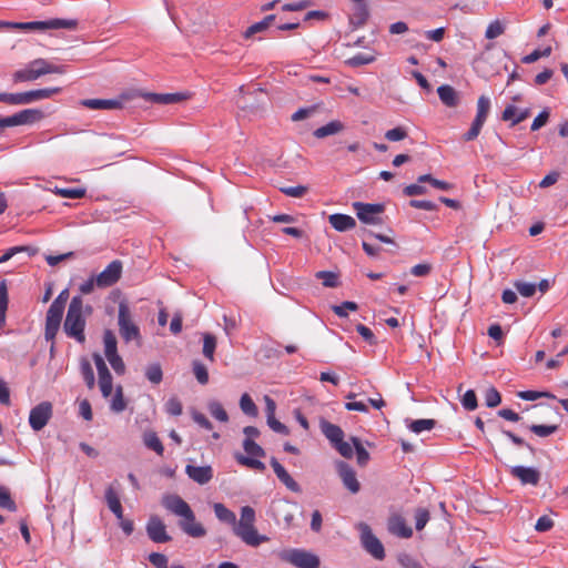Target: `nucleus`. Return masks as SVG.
Instances as JSON below:
<instances>
[{"mask_svg":"<svg viewBox=\"0 0 568 568\" xmlns=\"http://www.w3.org/2000/svg\"><path fill=\"white\" fill-rule=\"evenodd\" d=\"M161 504L171 514L181 518L179 526L184 534L193 538L205 536V528L201 523L196 521L195 514L190 505L179 495L166 494L162 497Z\"/></svg>","mask_w":568,"mask_h":568,"instance_id":"f257e3e1","label":"nucleus"},{"mask_svg":"<svg viewBox=\"0 0 568 568\" xmlns=\"http://www.w3.org/2000/svg\"><path fill=\"white\" fill-rule=\"evenodd\" d=\"M91 313L92 306L84 305L81 296H73L69 304L67 316L63 323L65 335L80 344H84L87 317L91 315Z\"/></svg>","mask_w":568,"mask_h":568,"instance_id":"f03ea898","label":"nucleus"},{"mask_svg":"<svg viewBox=\"0 0 568 568\" xmlns=\"http://www.w3.org/2000/svg\"><path fill=\"white\" fill-rule=\"evenodd\" d=\"M255 521V510L251 506H243L241 508L240 519H235V524L233 525L234 535L250 547H258L261 544L270 540L266 535H262L257 531Z\"/></svg>","mask_w":568,"mask_h":568,"instance_id":"7ed1b4c3","label":"nucleus"},{"mask_svg":"<svg viewBox=\"0 0 568 568\" xmlns=\"http://www.w3.org/2000/svg\"><path fill=\"white\" fill-rule=\"evenodd\" d=\"M67 72V65L55 64L45 59H36L31 61L24 69L18 70L13 73L14 82H29L39 79L42 75L57 73L63 74Z\"/></svg>","mask_w":568,"mask_h":568,"instance_id":"20e7f679","label":"nucleus"},{"mask_svg":"<svg viewBox=\"0 0 568 568\" xmlns=\"http://www.w3.org/2000/svg\"><path fill=\"white\" fill-rule=\"evenodd\" d=\"M119 332L125 343L135 342L141 344V333L139 326L133 322L130 308L125 302L119 304L118 313Z\"/></svg>","mask_w":568,"mask_h":568,"instance_id":"39448f33","label":"nucleus"},{"mask_svg":"<svg viewBox=\"0 0 568 568\" xmlns=\"http://www.w3.org/2000/svg\"><path fill=\"white\" fill-rule=\"evenodd\" d=\"M243 448L247 456L243 454H236L235 459L240 465L246 466L252 469H256L263 471L265 469L264 463L258 460L257 458H262L265 456V450L256 444L254 440L244 439Z\"/></svg>","mask_w":568,"mask_h":568,"instance_id":"423d86ee","label":"nucleus"},{"mask_svg":"<svg viewBox=\"0 0 568 568\" xmlns=\"http://www.w3.org/2000/svg\"><path fill=\"white\" fill-rule=\"evenodd\" d=\"M77 27V20L73 19H50L45 21L13 22V29L24 31H45L50 29H68L72 30Z\"/></svg>","mask_w":568,"mask_h":568,"instance_id":"0eeeda50","label":"nucleus"},{"mask_svg":"<svg viewBox=\"0 0 568 568\" xmlns=\"http://www.w3.org/2000/svg\"><path fill=\"white\" fill-rule=\"evenodd\" d=\"M361 532V541L364 549L375 559L382 560L385 557V549L381 540L373 534L371 527L365 523L357 526Z\"/></svg>","mask_w":568,"mask_h":568,"instance_id":"6e6552de","label":"nucleus"},{"mask_svg":"<svg viewBox=\"0 0 568 568\" xmlns=\"http://www.w3.org/2000/svg\"><path fill=\"white\" fill-rule=\"evenodd\" d=\"M353 207L361 222L373 225L382 223L381 214L385 210L384 204L354 202Z\"/></svg>","mask_w":568,"mask_h":568,"instance_id":"1a4fd4ad","label":"nucleus"},{"mask_svg":"<svg viewBox=\"0 0 568 568\" xmlns=\"http://www.w3.org/2000/svg\"><path fill=\"white\" fill-rule=\"evenodd\" d=\"M53 414V406L50 402H41L36 405L29 414V424L34 432L43 429Z\"/></svg>","mask_w":568,"mask_h":568,"instance_id":"9d476101","label":"nucleus"},{"mask_svg":"<svg viewBox=\"0 0 568 568\" xmlns=\"http://www.w3.org/2000/svg\"><path fill=\"white\" fill-rule=\"evenodd\" d=\"M284 559L298 568L320 567V558L316 555L301 549L288 550L285 554Z\"/></svg>","mask_w":568,"mask_h":568,"instance_id":"9b49d317","label":"nucleus"},{"mask_svg":"<svg viewBox=\"0 0 568 568\" xmlns=\"http://www.w3.org/2000/svg\"><path fill=\"white\" fill-rule=\"evenodd\" d=\"M148 537L156 544L169 542L172 538L166 531L164 521L156 515L150 516L145 526Z\"/></svg>","mask_w":568,"mask_h":568,"instance_id":"f8f14e48","label":"nucleus"},{"mask_svg":"<svg viewBox=\"0 0 568 568\" xmlns=\"http://www.w3.org/2000/svg\"><path fill=\"white\" fill-rule=\"evenodd\" d=\"M122 274V263L112 261L101 273L95 275L97 287H109L115 284Z\"/></svg>","mask_w":568,"mask_h":568,"instance_id":"ddd939ff","label":"nucleus"},{"mask_svg":"<svg viewBox=\"0 0 568 568\" xmlns=\"http://www.w3.org/2000/svg\"><path fill=\"white\" fill-rule=\"evenodd\" d=\"M131 98L130 94H122L118 99H87L81 104L91 110H118L123 106V102Z\"/></svg>","mask_w":568,"mask_h":568,"instance_id":"4468645a","label":"nucleus"},{"mask_svg":"<svg viewBox=\"0 0 568 568\" xmlns=\"http://www.w3.org/2000/svg\"><path fill=\"white\" fill-rule=\"evenodd\" d=\"M43 118V112L38 109H26L13 115L7 116V124L10 126L33 124Z\"/></svg>","mask_w":568,"mask_h":568,"instance_id":"2eb2a0df","label":"nucleus"},{"mask_svg":"<svg viewBox=\"0 0 568 568\" xmlns=\"http://www.w3.org/2000/svg\"><path fill=\"white\" fill-rule=\"evenodd\" d=\"M336 468L344 486L352 493L356 494L359 491V483L356 478L354 469L345 462H337Z\"/></svg>","mask_w":568,"mask_h":568,"instance_id":"dca6fc26","label":"nucleus"},{"mask_svg":"<svg viewBox=\"0 0 568 568\" xmlns=\"http://www.w3.org/2000/svg\"><path fill=\"white\" fill-rule=\"evenodd\" d=\"M510 474L523 485L536 486L540 480V473L534 467L513 466L510 468Z\"/></svg>","mask_w":568,"mask_h":568,"instance_id":"f3484780","label":"nucleus"},{"mask_svg":"<svg viewBox=\"0 0 568 568\" xmlns=\"http://www.w3.org/2000/svg\"><path fill=\"white\" fill-rule=\"evenodd\" d=\"M271 466H272L275 475L280 479V481L288 490H291L293 493L302 491V488L298 485V483L293 479V477L288 474V471L284 468V466L282 464H280V462L276 458H274V457L271 458Z\"/></svg>","mask_w":568,"mask_h":568,"instance_id":"a211bd4d","label":"nucleus"},{"mask_svg":"<svg viewBox=\"0 0 568 568\" xmlns=\"http://www.w3.org/2000/svg\"><path fill=\"white\" fill-rule=\"evenodd\" d=\"M185 473L193 481L200 485L207 484L213 477V470L211 466L186 465Z\"/></svg>","mask_w":568,"mask_h":568,"instance_id":"6ab92c4d","label":"nucleus"},{"mask_svg":"<svg viewBox=\"0 0 568 568\" xmlns=\"http://www.w3.org/2000/svg\"><path fill=\"white\" fill-rule=\"evenodd\" d=\"M388 531L400 538H409L413 535V529L407 526L405 519L399 515H394L388 519Z\"/></svg>","mask_w":568,"mask_h":568,"instance_id":"aec40b11","label":"nucleus"},{"mask_svg":"<svg viewBox=\"0 0 568 568\" xmlns=\"http://www.w3.org/2000/svg\"><path fill=\"white\" fill-rule=\"evenodd\" d=\"M328 222L337 232H346L355 227L356 221L347 214L335 213L328 216Z\"/></svg>","mask_w":568,"mask_h":568,"instance_id":"412c9836","label":"nucleus"},{"mask_svg":"<svg viewBox=\"0 0 568 568\" xmlns=\"http://www.w3.org/2000/svg\"><path fill=\"white\" fill-rule=\"evenodd\" d=\"M141 95L146 101L164 105L174 104L185 99V95L182 93H141Z\"/></svg>","mask_w":568,"mask_h":568,"instance_id":"4be33fe9","label":"nucleus"},{"mask_svg":"<svg viewBox=\"0 0 568 568\" xmlns=\"http://www.w3.org/2000/svg\"><path fill=\"white\" fill-rule=\"evenodd\" d=\"M320 428L323 435L329 440L332 446H335L338 442H341V439L344 438L343 429L339 426L332 424L325 419L321 420Z\"/></svg>","mask_w":568,"mask_h":568,"instance_id":"5701e85b","label":"nucleus"},{"mask_svg":"<svg viewBox=\"0 0 568 568\" xmlns=\"http://www.w3.org/2000/svg\"><path fill=\"white\" fill-rule=\"evenodd\" d=\"M60 91H61L60 88H44V89H38V90L22 92L23 103L30 104L36 101L49 99L52 95L59 93Z\"/></svg>","mask_w":568,"mask_h":568,"instance_id":"b1692460","label":"nucleus"},{"mask_svg":"<svg viewBox=\"0 0 568 568\" xmlns=\"http://www.w3.org/2000/svg\"><path fill=\"white\" fill-rule=\"evenodd\" d=\"M529 114V109L519 110L515 105L509 104L505 108L501 118L504 121H511V125H516L526 120Z\"/></svg>","mask_w":568,"mask_h":568,"instance_id":"393cba45","label":"nucleus"},{"mask_svg":"<svg viewBox=\"0 0 568 568\" xmlns=\"http://www.w3.org/2000/svg\"><path fill=\"white\" fill-rule=\"evenodd\" d=\"M437 93L440 101L446 106L454 108L458 104V95L453 87L448 84H443L437 89Z\"/></svg>","mask_w":568,"mask_h":568,"instance_id":"a878e982","label":"nucleus"},{"mask_svg":"<svg viewBox=\"0 0 568 568\" xmlns=\"http://www.w3.org/2000/svg\"><path fill=\"white\" fill-rule=\"evenodd\" d=\"M344 124L338 120H333L327 124L317 128L313 134L317 139H324L329 135L337 134L344 130Z\"/></svg>","mask_w":568,"mask_h":568,"instance_id":"bb28decb","label":"nucleus"},{"mask_svg":"<svg viewBox=\"0 0 568 568\" xmlns=\"http://www.w3.org/2000/svg\"><path fill=\"white\" fill-rule=\"evenodd\" d=\"M105 501L109 509L115 515V517L118 519H122L123 508L116 491L112 487H109L105 490Z\"/></svg>","mask_w":568,"mask_h":568,"instance_id":"cd10ccee","label":"nucleus"},{"mask_svg":"<svg viewBox=\"0 0 568 568\" xmlns=\"http://www.w3.org/2000/svg\"><path fill=\"white\" fill-rule=\"evenodd\" d=\"M213 510L216 518L224 524L233 525L235 524L236 515L234 511L230 510L224 504L215 503L213 505Z\"/></svg>","mask_w":568,"mask_h":568,"instance_id":"c85d7f7f","label":"nucleus"},{"mask_svg":"<svg viewBox=\"0 0 568 568\" xmlns=\"http://www.w3.org/2000/svg\"><path fill=\"white\" fill-rule=\"evenodd\" d=\"M143 444L146 448L155 452L159 456H162L164 453V446L156 433L153 430H148L143 434Z\"/></svg>","mask_w":568,"mask_h":568,"instance_id":"c756f323","label":"nucleus"},{"mask_svg":"<svg viewBox=\"0 0 568 568\" xmlns=\"http://www.w3.org/2000/svg\"><path fill=\"white\" fill-rule=\"evenodd\" d=\"M55 195L65 199H82L85 196L87 190L84 187H58L49 189Z\"/></svg>","mask_w":568,"mask_h":568,"instance_id":"7c9ffc66","label":"nucleus"},{"mask_svg":"<svg viewBox=\"0 0 568 568\" xmlns=\"http://www.w3.org/2000/svg\"><path fill=\"white\" fill-rule=\"evenodd\" d=\"M203 356L210 361L214 362L215 349H216V337L213 334L204 333L203 335Z\"/></svg>","mask_w":568,"mask_h":568,"instance_id":"2f4dec72","label":"nucleus"},{"mask_svg":"<svg viewBox=\"0 0 568 568\" xmlns=\"http://www.w3.org/2000/svg\"><path fill=\"white\" fill-rule=\"evenodd\" d=\"M80 372L88 388L92 389L95 385V376L91 363L85 357L80 361Z\"/></svg>","mask_w":568,"mask_h":568,"instance_id":"473e14b6","label":"nucleus"},{"mask_svg":"<svg viewBox=\"0 0 568 568\" xmlns=\"http://www.w3.org/2000/svg\"><path fill=\"white\" fill-rule=\"evenodd\" d=\"M103 345L105 358L118 354V342L115 334L111 329L103 333Z\"/></svg>","mask_w":568,"mask_h":568,"instance_id":"72a5a7b5","label":"nucleus"},{"mask_svg":"<svg viewBox=\"0 0 568 568\" xmlns=\"http://www.w3.org/2000/svg\"><path fill=\"white\" fill-rule=\"evenodd\" d=\"M436 422L434 419H416L410 420L407 427L415 434H420L426 430H432L435 427Z\"/></svg>","mask_w":568,"mask_h":568,"instance_id":"f704fd0d","label":"nucleus"},{"mask_svg":"<svg viewBox=\"0 0 568 568\" xmlns=\"http://www.w3.org/2000/svg\"><path fill=\"white\" fill-rule=\"evenodd\" d=\"M207 409L212 417L221 423H226L229 420V415L223 408L222 404L217 400H210L207 404Z\"/></svg>","mask_w":568,"mask_h":568,"instance_id":"c9c22d12","label":"nucleus"},{"mask_svg":"<svg viewBox=\"0 0 568 568\" xmlns=\"http://www.w3.org/2000/svg\"><path fill=\"white\" fill-rule=\"evenodd\" d=\"M8 287L6 281L0 282V327L6 324V312L8 308Z\"/></svg>","mask_w":568,"mask_h":568,"instance_id":"e433bc0d","label":"nucleus"},{"mask_svg":"<svg viewBox=\"0 0 568 568\" xmlns=\"http://www.w3.org/2000/svg\"><path fill=\"white\" fill-rule=\"evenodd\" d=\"M369 17L368 8L366 4L356 6L354 13L351 17V23L355 27L363 26Z\"/></svg>","mask_w":568,"mask_h":568,"instance_id":"4c0bfd02","label":"nucleus"},{"mask_svg":"<svg viewBox=\"0 0 568 568\" xmlns=\"http://www.w3.org/2000/svg\"><path fill=\"white\" fill-rule=\"evenodd\" d=\"M240 407L242 412L247 415L255 417L258 413L257 407L251 396L246 393H244L240 398Z\"/></svg>","mask_w":568,"mask_h":568,"instance_id":"58836bf2","label":"nucleus"},{"mask_svg":"<svg viewBox=\"0 0 568 568\" xmlns=\"http://www.w3.org/2000/svg\"><path fill=\"white\" fill-rule=\"evenodd\" d=\"M550 53H551V47L550 45H546L544 48L536 49L531 53L525 55L523 58V62L526 63V64H530V63L536 62L540 58L549 57Z\"/></svg>","mask_w":568,"mask_h":568,"instance_id":"ea45409f","label":"nucleus"},{"mask_svg":"<svg viewBox=\"0 0 568 568\" xmlns=\"http://www.w3.org/2000/svg\"><path fill=\"white\" fill-rule=\"evenodd\" d=\"M351 442L354 445L358 465L365 466L369 459L368 452L363 447L357 437H351Z\"/></svg>","mask_w":568,"mask_h":568,"instance_id":"a19ab883","label":"nucleus"},{"mask_svg":"<svg viewBox=\"0 0 568 568\" xmlns=\"http://www.w3.org/2000/svg\"><path fill=\"white\" fill-rule=\"evenodd\" d=\"M145 377L152 383V384H160L163 378V373L160 364L154 363L146 367L145 369Z\"/></svg>","mask_w":568,"mask_h":568,"instance_id":"79ce46f5","label":"nucleus"},{"mask_svg":"<svg viewBox=\"0 0 568 568\" xmlns=\"http://www.w3.org/2000/svg\"><path fill=\"white\" fill-rule=\"evenodd\" d=\"M192 367H193V373H194L196 381L201 385L207 384L209 372H207V368L205 367V365L203 363H201L200 361H194L192 364Z\"/></svg>","mask_w":568,"mask_h":568,"instance_id":"37998d69","label":"nucleus"},{"mask_svg":"<svg viewBox=\"0 0 568 568\" xmlns=\"http://www.w3.org/2000/svg\"><path fill=\"white\" fill-rule=\"evenodd\" d=\"M318 108H320V105H317V104L310 105L306 108H300L297 111H295L291 115V120L294 122H297V121H302L304 119H308L317 112Z\"/></svg>","mask_w":568,"mask_h":568,"instance_id":"c03bdc74","label":"nucleus"},{"mask_svg":"<svg viewBox=\"0 0 568 568\" xmlns=\"http://www.w3.org/2000/svg\"><path fill=\"white\" fill-rule=\"evenodd\" d=\"M517 292L524 297H530L536 293L537 285L535 283L525 282V281H516L514 283Z\"/></svg>","mask_w":568,"mask_h":568,"instance_id":"a18cd8bd","label":"nucleus"},{"mask_svg":"<svg viewBox=\"0 0 568 568\" xmlns=\"http://www.w3.org/2000/svg\"><path fill=\"white\" fill-rule=\"evenodd\" d=\"M111 410L115 412V413H121L125 409L126 407V403L123 398V392H122V387L121 386H118L115 388V393H114V396L111 400Z\"/></svg>","mask_w":568,"mask_h":568,"instance_id":"49530a36","label":"nucleus"},{"mask_svg":"<svg viewBox=\"0 0 568 568\" xmlns=\"http://www.w3.org/2000/svg\"><path fill=\"white\" fill-rule=\"evenodd\" d=\"M490 110V99L486 95H480L477 101V113L475 118L486 121Z\"/></svg>","mask_w":568,"mask_h":568,"instance_id":"de8ad7c7","label":"nucleus"},{"mask_svg":"<svg viewBox=\"0 0 568 568\" xmlns=\"http://www.w3.org/2000/svg\"><path fill=\"white\" fill-rule=\"evenodd\" d=\"M505 32V26L499 21H491L485 32V37L489 40L496 39Z\"/></svg>","mask_w":568,"mask_h":568,"instance_id":"09e8293b","label":"nucleus"},{"mask_svg":"<svg viewBox=\"0 0 568 568\" xmlns=\"http://www.w3.org/2000/svg\"><path fill=\"white\" fill-rule=\"evenodd\" d=\"M518 397L524 400H536L541 397L552 398L555 399V395L549 392H537V390H521L518 394Z\"/></svg>","mask_w":568,"mask_h":568,"instance_id":"8fccbe9b","label":"nucleus"},{"mask_svg":"<svg viewBox=\"0 0 568 568\" xmlns=\"http://www.w3.org/2000/svg\"><path fill=\"white\" fill-rule=\"evenodd\" d=\"M375 61V57L365 53H357L349 58L346 63L351 67L366 65Z\"/></svg>","mask_w":568,"mask_h":568,"instance_id":"3c124183","label":"nucleus"},{"mask_svg":"<svg viewBox=\"0 0 568 568\" xmlns=\"http://www.w3.org/2000/svg\"><path fill=\"white\" fill-rule=\"evenodd\" d=\"M358 308L357 304L355 302H349V301H346V302H343L342 304L339 305H334L332 307L333 312L339 316V317H346L347 314H348V311H356Z\"/></svg>","mask_w":568,"mask_h":568,"instance_id":"603ef678","label":"nucleus"},{"mask_svg":"<svg viewBox=\"0 0 568 568\" xmlns=\"http://www.w3.org/2000/svg\"><path fill=\"white\" fill-rule=\"evenodd\" d=\"M484 123H485L484 120L475 118L473 123H471L470 129L464 134V140L465 141H473V140H475L479 135L480 130H481Z\"/></svg>","mask_w":568,"mask_h":568,"instance_id":"864d4df0","label":"nucleus"},{"mask_svg":"<svg viewBox=\"0 0 568 568\" xmlns=\"http://www.w3.org/2000/svg\"><path fill=\"white\" fill-rule=\"evenodd\" d=\"M63 312H64V308L58 306V303H51V305L47 312L45 321L61 323Z\"/></svg>","mask_w":568,"mask_h":568,"instance_id":"5fc2aeb1","label":"nucleus"},{"mask_svg":"<svg viewBox=\"0 0 568 568\" xmlns=\"http://www.w3.org/2000/svg\"><path fill=\"white\" fill-rule=\"evenodd\" d=\"M556 425H531L529 429L539 437H548L556 433Z\"/></svg>","mask_w":568,"mask_h":568,"instance_id":"6e6d98bb","label":"nucleus"},{"mask_svg":"<svg viewBox=\"0 0 568 568\" xmlns=\"http://www.w3.org/2000/svg\"><path fill=\"white\" fill-rule=\"evenodd\" d=\"M316 277L323 281V285L325 287L337 286L338 278L335 273L327 272V271H320V272H317Z\"/></svg>","mask_w":568,"mask_h":568,"instance_id":"4d7b16f0","label":"nucleus"},{"mask_svg":"<svg viewBox=\"0 0 568 568\" xmlns=\"http://www.w3.org/2000/svg\"><path fill=\"white\" fill-rule=\"evenodd\" d=\"M93 361L98 371L99 378L112 376L103 357L100 354L94 353Z\"/></svg>","mask_w":568,"mask_h":568,"instance_id":"13d9d810","label":"nucleus"},{"mask_svg":"<svg viewBox=\"0 0 568 568\" xmlns=\"http://www.w3.org/2000/svg\"><path fill=\"white\" fill-rule=\"evenodd\" d=\"M93 361L98 371L99 378L112 376L103 357L100 354L94 353Z\"/></svg>","mask_w":568,"mask_h":568,"instance_id":"bf43d9fd","label":"nucleus"},{"mask_svg":"<svg viewBox=\"0 0 568 568\" xmlns=\"http://www.w3.org/2000/svg\"><path fill=\"white\" fill-rule=\"evenodd\" d=\"M397 560L402 568H424L422 564L409 554H400Z\"/></svg>","mask_w":568,"mask_h":568,"instance_id":"052dcab7","label":"nucleus"},{"mask_svg":"<svg viewBox=\"0 0 568 568\" xmlns=\"http://www.w3.org/2000/svg\"><path fill=\"white\" fill-rule=\"evenodd\" d=\"M501 397L498 390L494 387H490L485 393V403L487 407H496L500 404Z\"/></svg>","mask_w":568,"mask_h":568,"instance_id":"680f3d73","label":"nucleus"},{"mask_svg":"<svg viewBox=\"0 0 568 568\" xmlns=\"http://www.w3.org/2000/svg\"><path fill=\"white\" fill-rule=\"evenodd\" d=\"M333 447L345 458H352L354 455L355 448L353 443L345 442L344 438Z\"/></svg>","mask_w":568,"mask_h":568,"instance_id":"e2e57ef3","label":"nucleus"},{"mask_svg":"<svg viewBox=\"0 0 568 568\" xmlns=\"http://www.w3.org/2000/svg\"><path fill=\"white\" fill-rule=\"evenodd\" d=\"M165 412L172 416H180L182 414V404L179 398H169L165 403Z\"/></svg>","mask_w":568,"mask_h":568,"instance_id":"0e129e2a","label":"nucleus"},{"mask_svg":"<svg viewBox=\"0 0 568 568\" xmlns=\"http://www.w3.org/2000/svg\"><path fill=\"white\" fill-rule=\"evenodd\" d=\"M429 520V513L424 508H418L415 511V527L417 530L424 529Z\"/></svg>","mask_w":568,"mask_h":568,"instance_id":"69168bd1","label":"nucleus"},{"mask_svg":"<svg viewBox=\"0 0 568 568\" xmlns=\"http://www.w3.org/2000/svg\"><path fill=\"white\" fill-rule=\"evenodd\" d=\"M462 405L467 410H474L477 408V397L474 390L469 389L464 394Z\"/></svg>","mask_w":568,"mask_h":568,"instance_id":"338daca9","label":"nucleus"},{"mask_svg":"<svg viewBox=\"0 0 568 568\" xmlns=\"http://www.w3.org/2000/svg\"><path fill=\"white\" fill-rule=\"evenodd\" d=\"M149 561L156 568H168L169 566L168 557L160 552H151L149 555Z\"/></svg>","mask_w":568,"mask_h":568,"instance_id":"774afa93","label":"nucleus"}]
</instances>
